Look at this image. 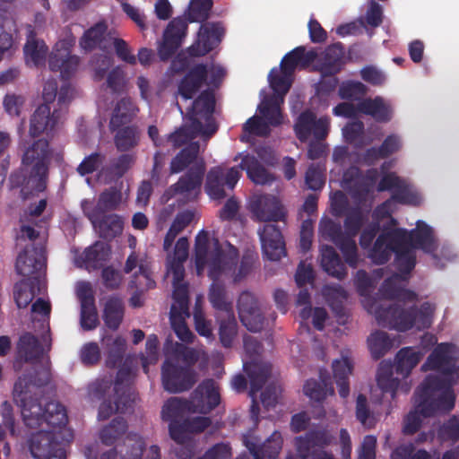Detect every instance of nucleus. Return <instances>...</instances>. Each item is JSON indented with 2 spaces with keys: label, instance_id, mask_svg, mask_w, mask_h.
Segmentation results:
<instances>
[{
  "label": "nucleus",
  "instance_id": "1",
  "mask_svg": "<svg viewBox=\"0 0 459 459\" xmlns=\"http://www.w3.org/2000/svg\"><path fill=\"white\" fill-rule=\"evenodd\" d=\"M44 418L35 427L42 428L32 434L29 439V448L35 459H65L66 454L61 437L60 429L67 423L68 418L65 408L58 402L51 401L44 406Z\"/></svg>",
  "mask_w": 459,
  "mask_h": 459
},
{
  "label": "nucleus",
  "instance_id": "2",
  "mask_svg": "<svg viewBox=\"0 0 459 459\" xmlns=\"http://www.w3.org/2000/svg\"><path fill=\"white\" fill-rule=\"evenodd\" d=\"M166 359L161 367V381L166 391L178 394L190 390L197 381L193 366L199 357L196 351L176 342L170 348L165 346Z\"/></svg>",
  "mask_w": 459,
  "mask_h": 459
},
{
  "label": "nucleus",
  "instance_id": "3",
  "mask_svg": "<svg viewBox=\"0 0 459 459\" xmlns=\"http://www.w3.org/2000/svg\"><path fill=\"white\" fill-rule=\"evenodd\" d=\"M50 381L48 368L33 373H25L14 383L13 395L14 402L21 407L26 426L35 427L44 418V407L40 403L41 387Z\"/></svg>",
  "mask_w": 459,
  "mask_h": 459
},
{
  "label": "nucleus",
  "instance_id": "4",
  "mask_svg": "<svg viewBox=\"0 0 459 459\" xmlns=\"http://www.w3.org/2000/svg\"><path fill=\"white\" fill-rule=\"evenodd\" d=\"M238 260V250L231 244L223 249L218 239H215L214 248L209 261L208 276L212 281L210 286L208 299L212 307L225 314L233 312L232 301L229 299L224 283L220 281L222 275L228 276Z\"/></svg>",
  "mask_w": 459,
  "mask_h": 459
},
{
  "label": "nucleus",
  "instance_id": "5",
  "mask_svg": "<svg viewBox=\"0 0 459 459\" xmlns=\"http://www.w3.org/2000/svg\"><path fill=\"white\" fill-rule=\"evenodd\" d=\"M457 379L437 377L428 375L414 392L418 409L423 417H431L439 411H450L454 409L455 396L453 385Z\"/></svg>",
  "mask_w": 459,
  "mask_h": 459
},
{
  "label": "nucleus",
  "instance_id": "6",
  "mask_svg": "<svg viewBox=\"0 0 459 459\" xmlns=\"http://www.w3.org/2000/svg\"><path fill=\"white\" fill-rule=\"evenodd\" d=\"M51 159L52 150L46 139L35 140L24 150L22 165L26 170L32 171V178H38L39 186H42L43 180L48 181Z\"/></svg>",
  "mask_w": 459,
  "mask_h": 459
},
{
  "label": "nucleus",
  "instance_id": "7",
  "mask_svg": "<svg viewBox=\"0 0 459 459\" xmlns=\"http://www.w3.org/2000/svg\"><path fill=\"white\" fill-rule=\"evenodd\" d=\"M455 350V346L452 343L437 344L421 366V370H435L439 373L436 375L437 377L457 379L458 366Z\"/></svg>",
  "mask_w": 459,
  "mask_h": 459
},
{
  "label": "nucleus",
  "instance_id": "8",
  "mask_svg": "<svg viewBox=\"0 0 459 459\" xmlns=\"http://www.w3.org/2000/svg\"><path fill=\"white\" fill-rule=\"evenodd\" d=\"M333 437L325 429H312L305 434L295 437V446L298 455L301 459H334L333 455L326 451L314 450L316 447L324 448L332 443Z\"/></svg>",
  "mask_w": 459,
  "mask_h": 459
},
{
  "label": "nucleus",
  "instance_id": "9",
  "mask_svg": "<svg viewBox=\"0 0 459 459\" xmlns=\"http://www.w3.org/2000/svg\"><path fill=\"white\" fill-rule=\"evenodd\" d=\"M47 266L45 247L41 244H25L18 254L15 263L16 273L24 277H39Z\"/></svg>",
  "mask_w": 459,
  "mask_h": 459
},
{
  "label": "nucleus",
  "instance_id": "10",
  "mask_svg": "<svg viewBox=\"0 0 459 459\" xmlns=\"http://www.w3.org/2000/svg\"><path fill=\"white\" fill-rule=\"evenodd\" d=\"M330 119L327 117H316L310 109L302 111L294 124L296 137L306 143L310 136L316 140H325L329 134Z\"/></svg>",
  "mask_w": 459,
  "mask_h": 459
},
{
  "label": "nucleus",
  "instance_id": "11",
  "mask_svg": "<svg viewBox=\"0 0 459 459\" xmlns=\"http://www.w3.org/2000/svg\"><path fill=\"white\" fill-rule=\"evenodd\" d=\"M225 34V28L221 22H204L201 24L196 39L187 48L190 56H204L217 48Z\"/></svg>",
  "mask_w": 459,
  "mask_h": 459
},
{
  "label": "nucleus",
  "instance_id": "12",
  "mask_svg": "<svg viewBox=\"0 0 459 459\" xmlns=\"http://www.w3.org/2000/svg\"><path fill=\"white\" fill-rule=\"evenodd\" d=\"M377 324L399 332H405L414 326L413 307L403 308L400 305L378 306L374 310Z\"/></svg>",
  "mask_w": 459,
  "mask_h": 459
},
{
  "label": "nucleus",
  "instance_id": "13",
  "mask_svg": "<svg viewBox=\"0 0 459 459\" xmlns=\"http://www.w3.org/2000/svg\"><path fill=\"white\" fill-rule=\"evenodd\" d=\"M405 237L406 230L400 228L381 233L369 248L368 256L376 264H385L396 248L401 247Z\"/></svg>",
  "mask_w": 459,
  "mask_h": 459
},
{
  "label": "nucleus",
  "instance_id": "14",
  "mask_svg": "<svg viewBox=\"0 0 459 459\" xmlns=\"http://www.w3.org/2000/svg\"><path fill=\"white\" fill-rule=\"evenodd\" d=\"M187 29V22L183 17H176L168 23L158 46V55L161 61H167L175 55L186 36Z\"/></svg>",
  "mask_w": 459,
  "mask_h": 459
},
{
  "label": "nucleus",
  "instance_id": "15",
  "mask_svg": "<svg viewBox=\"0 0 459 459\" xmlns=\"http://www.w3.org/2000/svg\"><path fill=\"white\" fill-rule=\"evenodd\" d=\"M192 413L207 414L221 403L219 386L212 378L203 380L190 395Z\"/></svg>",
  "mask_w": 459,
  "mask_h": 459
},
{
  "label": "nucleus",
  "instance_id": "16",
  "mask_svg": "<svg viewBox=\"0 0 459 459\" xmlns=\"http://www.w3.org/2000/svg\"><path fill=\"white\" fill-rule=\"evenodd\" d=\"M250 212L259 221H285L286 211L281 201L271 195L255 196L249 204Z\"/></svg>",
  "mask_w": 459,
  "mask_h": 459
},
{
  "label": "nucleus",
  "instance_id": "17",
  "mask_svg": "<svg viewBox=\"0 0 459 459\" xmlns=\"http://www.w3.org/2000/svg\"><path fill=\"white\" fill-rule=\"evenodd\" d=\"M238 316L250 332H260L264 328V317L255 297L249 291H243L238 299Z\"/></svg>",
  "mask_w": 459,
  "mask_h": 459
},
{
  "label": "nucleus",
  "instance_id": "18",
  "mask_svg": "<svg viewBox=\"0 0 459 459\" xmlns=\"http://www.w3.org/2000/svg\"><path fill=\"white\" fill-rule=\"evenodd\" d=\"M134 371L128 359H126L118 368L114 384V392L117 394V409L124 411L133 406L134 394L132 392L131 382Z\"/></svg>",
  "mask_w": 459,
  "mask_h": 459
},
{
  "label": "nucleus",
  "instance_id": "19",
  "mask_svg": "<svg viewBox=\"0 0 459 459\" xmlns=\"http://www.w3.org/2000/svg\"><path fill=\"white\" fill-rule=\"evenodd\" d=\"M65 43H57L49 55L48 66L53 72H60L64 81L70 80L76 73L80 65V57L71 55Z\"/></svg>",
  "mask_w": 459,
  "mask_h": 459
},
{
  "label": "nucleus",
  "instance_id": "20",
  "mask_svg": "<svg viewBox=\"0 0 459 459\" xmlns=\"http://www.w3.org/2000/svg\"><path fill=\"white\" fill-rule=\"evenodd\" d=\"M205 169L204 165H195L187 172L179 178L177 183L169 186L165 192L164 197L167 199L181 195L189 198L192 194L196 195L200 192Z\"/></svg>",
  "mask_w": 459,
  "mask_h": 459
},
{
  "label": "nucleus",
  "instance_id": "21",
  "mask_svg": "<svg viewBox=\"0 0 459 459\" xmlns=\"http://www.w3.org/2000/svg\"><path fill=\"white\" fill-rule=\"evenodd\" d=\"M264 255L271 261H279L286 255L285 241L281 230L274 224H265L258 231Z\"/></svg>",
  "mask_w": 459,
  "mask_h": 459
},
{
  "label": "nucleus",
  "instance_id": "22",
  "mask_svg": "<svg viewBox=\"0 0 459 459\" xmlns=\"http://www.w3.org/2000/svg\"><path fill=\"white\" fill-rule=\"evenodd\" d=\"M344 48L341 42L333 43L328 46L325 51L318 56L314 63V69L323 76L335 75L342 65V57Z\"/></svg>",
  "mask_w": 459,
  "mask_h": 459
},
{
  "label": "nucleus",
  "instance_id": "23",
  "mask_svg": "<svg viewBox=\"0 0 459 459\" xmlns=\"http://www.w3.org/2000/svg\"><path fill=\"white\" fill-rule=\"evenodd\" d=\"M243 441L254 459H277L283 444L282 436L277 430L273 431L261 446L247 436Z\"/></svg>",
  "mask_w": 459,
  "mask_h": 459
},
{
  "label": "nucleus",
  "instance_id": "24",
  "mask_svg": "<svg viewBox=\"0 0 459 459\" xmlns=\"http://www.w3.org/2000/svg\"><path fill=\"white\" fill-rule=\"evenodd\" d=\"M406 245L428 254H433L437 248L432 228L423 221H418L416 228L410 232L406 230Z\"/></svg>",
  "mask_w": 459,
  "mask_h": 459
},
{
  "label": "nucleus",
  "instance_id": "25",
  "mask_svg": "<svg viewBox=\"0 0 459 459\" xmlns=\"http://www.w3.org/2000/svg\"><path fill=\"white\" fill-rule=\"evenodd\" d=\"M31 170H26L22 168L11 173L9 177V185L11 189L21 188V195L23 199H27L35 193H40L46 190L48 183L43 180L42 186H39L38 178H32Z\"/></svg>",
  "mask_w": 459,
  "mask_h": 459
},
{
  "label": "nucleus",
  "instance_id": "26",
  "mask_svg": "<svg viewBox=\"0 0 459 459\" xmlns=\"http://www.w3.org/2000/svg\"><path fill=\"white\" fill-rule=\"evenodd\" d=\"M406 277H403L399 273H394L384 281L379 288L381 296L388 300L397 301H414L417 298L415 292L404 288L403 282Z\"/></svg>",
  "mask_w": 459,
  "mask_h": 459
},
{
  "label": "nucleus",
  "instance_id": "27",
  "mask_svg": "<svg viewBox=\"0 0 459 459\" xmlns=\"http://www.w3.org/2000/svg\"><path fill=\"white\" fill-rule=\"evenodd\" d=\"M94 229L102 238H113L123 230V220L117 214H105L100 216V212L92 211L87 214Z\"/></svg>",
  "mask_w": 459,
  "mask_h": 459
},
{
  "label": "nucleus",
  "instance_id": "28",
  "mask_svg": "<svg viewBox=\"0 0 459 459\" xmlns=\"http://www.w3.org/2000/svg\"><path fill=\"white\" fill-rule=\"evenodd\" d=\"M317 52L314 49L306 51V48L299 46L288 52L281 59V72L286 74H293L296 68L305 69L315 62Z\"/></svg>",
  "mask_w": 459,
  "mask_h": 459
},
{
  "label": "nucleus",
  "instance_id": "29",
  "mask_svg": "<svg viewBox=\"0 0 459 459\" xmlns=\"http://www.w3.org/2000/svg\"><path fill=\"white\" fill-rule=\"evenodd\" d=\"M207 65L198 64L188 70L178 84V93L185 100H191L206 82Z\"/></svg>",
  "mask_w": 459,
  "mask_h": 459
},
{
  "label": "nucleus",
  "instance_id": "30",
  "mask_svg": "<svg viewBox=\"0 0 459 459\" xmlns=\"http://www.w3.org/2000/svg\"><path fill=\"white\" fill-rule=\"evenodd\" d=\"M58 119L59 114L57 110L55 109L51 114L49 105H39L30 117V135L37 137L45 131H52L56 126Z\"/></svg>",
  "mask_w": 459,
  "mask_h": 459
},
{
  "label": "nucleus",
  "instance_id": "31",
  "mask_svg": "<svg viewBox=\"0 0 459 459\" xmlns=\"http://www.w3.org/2000/svg\"><path fill=\"white\" fill-rule=\"evenodd\" d=\"M359 112L370 116L378 123H387L393 116L391 106L380 96L361 100L359 102Z\"/></svg>",
  "mask_w": 459,
  "mask_h": 459
},
{
  "label": "nucleus",
  "instance_id": "32",
  "mask_svg": "<svg viewBox=\"0 0 459 459\" xmlns=\"http://www.w3.org/2000/svg\"><path fill=\"white\" fill-rule=\"evenodd\" d=\"M241 157L239 168L247 172V178L256 185L271 184L274 177L259 162L253 154H238Z\"/></svg>",
  "mask_w": 459,
  "mask_h": 459
},
{
  "label": "nucleus",
  "instance_id": "33",
  "mask_svg": "<svg viewBox=\"0 0 459 459\" xmlns=\"http://www.w3.org/2000/svg\"><path fill=\"white\" fill-rule=\"evenodd\" d=\"M48 48L43 40L36 39V33L30 29L23 48L26 64L36 67L45 65Z\"/></svg>",
  "mask_w": 459,
  "mask_h": 459
},
{
  "label": "nucleus",
  "instance_id": "34",
  "mask_svg": "<svg viewBox=\"0 0 459 459\" xmlns=\"http://www.w3.org/2000/svg\"><path fill=\"white\" fill-rule=\"evenodd\" d=\"M333 378L338 386L339 395L346 399L350 395L349 377L352 374L353 365L350 358L342 355L341 359H334L332 364Z\"/></svg>",
  "mask_w": 459,
  "mask_h": 459
},
{
  "label": "nucleus",
  "instance_id": "35",
  "mask_svg": "<svg viewBox=\"0 0 459 459\" xmlns=\"http://www.w3.org/2000/svg\"><path fill=\"white\" fill-rule=\"evenodd\" d=\"M110 253L109 245L96 241L83 251L80 258L88 270H97L101 268L109 259Z\"/></svg>",
  "mask_w": 459,
  "mask_h": 459
},
{
  "label": "nucleus",
  "instance_id": "36",
  "mask_svg": "<svg viewBox=\"0 0 459 459\" xmlns=\"http://www.w3.org/2000/svg\"><path fill=\"white\" fill-rule=\"evenodd\" d=\"M321 266L329 275L338 280H342L347 275L345 264L331 246H325L321 249Z\"/></svg>",
  "mask_w": 459,
  "mask_h": 459
},
{
  "label": "nucleus",
  "instance_id": "37",
  "mask_svg": "<svg viewBox=\"0 0 459 459\" xmlns=\"http://www.w3.org/2000/svg\"><path fill=\"white\" fill-rule=\"evenodd\" d=\"M424 352L414 347H403L395 356V372L403 377H408L411 370L418 365Z\"/></svg>",
  "mask_w": 459,
  "mask_h": 459
},
{
  "label": "nucleus",
  "instance_id": "38",
  "mask_svg": "<svg viewBox=\"0 0 459 459\" xmlns=\"http://www.w3.org/2000/svg\"><path fill=\"white\" fill-rule=\"evenodd\" d=\"M250 382V393L255 394L262 390L272 373V367L267 363L250 362L244 364Z\"/></svg>",
  "mask_w": 459,
  "mask_h": 459
},
{
  "label": "nucleus",
  "instance_id": "39",
  "mask_svg": "<svg viewBox=\"0 0 459 459\" xmlns=\"http://www.w3.org/2000/svg\"><path fill=\"white\" fill-rule=\"evenodd\" d=\"M108 26L105 22H99L88 30H86L80 39V47L84 51H91L97 47L101 50H106L104 45Z\"/></svg>",
  "mask_w": 459,
  "mask_h": 459
},
{
  "label": "nucleus",
  "instance_id": "40",
  "mask_svg": "<svg viewBox=\"0 0 459 459\" xmlns=\"http://www.w3.org/2000/svg\"><path fill=\"white\" fill-rule=\"evenodd\" d=\"M137 111V107L130 98H123L117 101L110 118L111 131L130 123Z\"/></svg>",
  "mask_w": 459,
  "mask_h": 459
},
{
  "label": "nucleus",
  "instance_id": "41",
  "mask_svg": "<svg viewBox=\"0 0 459 459\" xmlns=\"http://www.w3.org/2000/svg\"><path fill=\"white\" fill-rule=\"evenodd\" d=\"M18 352L25 362H36L41 359L43 348L35 335L26 333L20 337Z\"/></svg>",
  "mask_w": 459,
  "mask_h": 459
},
{
  "label": "nucleus",
  "instance_id": "42",
  "mask_svg": "<svg viewBox=\"0 0 459 459\" xmlns=\"http://www.w3.org/2000/svg\"><path fill=\"white\" fill-rule=\"evenodd\" d=\"M200 151V144L198 142H191L184 147L171 160L170 173L177 174L191 165L197 158Z\"/></svg>",
  "mask_w": 459,
  "mask_h": 459
},
{
  "label": "nucleus",
  "instance_id": "43",
  "mask_svg": "<svg viewBox=\"0 0 459 459\" xmlns=\"http://www.w3.org/2000/svg\"><path fill=\"white\" fill-rule=\"evenodd\" d=\"M215 108V97L212 91H204L193 101L192 106L188 111L190 121L192 117L202 118L212 116Z\"/></svg>",
  "mask_w": 459,
  "mask_h": 459
},
{
  "label": "nucleus",
  "instance_id": "44",
  "mask_svg": "<svg viewBox=\"0 0 459 459\" xmlns=\"http://www.w3.org/2000/svg\"><path fill=\"white\" fill-rule=\"evenodd\" d=\"M124 317V304L120 298L110 297L105 304L103 320L111 330L118 329Z\"/></svg>",
  "mask_w": 459,
  "mask_h": 459
},
{
  "label": "nucleus",
  "instance_id": "45",
  "mask_svg": "<svg viewBox=\"0 0 459 459\" xmlns=\"http://www.w3.org/2000/svg\"><path fill=\"white\" fill-rule=\"evenodd\" d=\"M39 283L38 277H29L15 283L13 297L19 308H25L35 296V286Z\"/></svg>",
  "mask_w": 459,
  "mask_h": 459
},
{
  "label": "nucleus",
  "instance_id": "46",
  "mask_svg": "<svg viewBox=\"0 0 459 459\" xmlns=\"http://www.w3.org/2000/svg\"><path fill=\"white\" fill-rule=\"evenodd\" d=\"M394 254L395 255L394 261L399 274L403 277H406V280H408L410 273L416 264V255L414 251L406 245V237L401 247H398Z\"/></svg>",
  "mask_w": 459,
  "mask_h": 459
},
{
  "label": "nucleus",
  "instance_id": "47",
  "mask_svg": "<svg viewBox=\"0 0 459 459\" xmlns=\"http://www.w3.org/2000/svg\"><path fill=\"white\" fill-rule=\"evenodd\" d=\"M192 403L189 399L178 397L169 398L162 406L161 418L165 421L178 420L185 412H192Z\"/></svg>",
  "mask_w": 459,
  "mask_h": 459
},
{
  "label": "nucleus",
  "instance_id": "48",
  "mask_svg": "<svg viewBox=\"0 0 459 459\" xmlns=\"http://www.w3.org/2000/svg\"><path fill=\"white\" fill-rule=\"evenodd\" d=\"M114 136V143L119 152H127L139 144V131L135 126L118 127Z\"/></svg>",
  "mask_w": 459,
  "mask_h": 459
},
{
  "label": "nucleus",
  "instance_id": "49",
  "mask_svg": "<svg viewBox=\"0 0 459 459\" xmlns=\"http://www.w3.org/2000/svg\"><path fill=\"white\" fill-rule=\"evenodd\" d=\"M368 345L372 358L377 360L393 348L394 342L385 332L377 330L368 336Z\"/></svg>",
  "mask_w": 459,
  "mask_h": 459
},
{
  "label": "nucleus",
  "instance_id": "50",
  "mask_svg": "<svg viewBox=\"0 0 459 459\" xmlns=\"http://www.w3.org/2000/svg\"><path fill=\"white\" fill-rule=\"evenodd\" d=\"M127 427V422L123 417H116L100 430V439L101 443L106 446H112L126 434Z\"/></svg>",
  "mask_w": 459,
  "mask_h": 459
},
{
  "label": "nucleus",
  "instance_id": "51",
  "mask_svg": "<svg viewBox=\"0 0 459 459\" xmlns=\"http://www.w3.org/2000/svg\"><path fill=\"white\" fill-rule=\"evenodd\" d=\"M173 299L174 304L170 308V317L174 318L177 315H185L189 316V295H188V285L186 283H177L173 284Z\"/></svg>",
  "mask_w": 459,
  "mask_h": 459
},
{
  "label": "nucleus",
  "instance_id": "52",
  "mask_svg": "<svg viewBox=\"0 0 459 459\" xmlns=\"http://www.w3.org/2000/svg\"><path fill=\"white\" fill-rule=\"evenodd\" d=\"M354 238V236L343 233L333 242L341 250L345 263L351 268H356L359 263L358 248Z\"/></svg>",
  "mask_w": 459,
  "mask_h": 459
},
{
  "label": "nucleus",
  "instance_id": "53",
  "mask_svg": "<svg viewBox=\"0 0 459 459\" xmlns=\"http://www.w3.org/2000/svg\"><path fill=\"white\" fill-rule=\"evenodd\" d=\"M224 186L223 169L221 167L212 169L207 175V194L214 200L223 199L226 197Z\"/></svg>",
  "mask_w": 459,
  "mask_h": 459
},
{
  "label": "nucleus",
  "instance_id": "54",
  "mask_svg": "<svg viewBox=\"0 0 459 459\" xmlns=\"http://www.w3.org/2000/svg\"><path fill=\"white\" fill-rule=\"evenodd\" d=\"M212 0H191L187 12V18L186 21L188 22H208L210 13L212 8Z\"/></svg>",
  "mask_w": 459,
  "mask_h": 459
},
{
  "label": "nucleus",
  "instance_id": "55",
  "mask_svg": "<svg viewBox=\"0 0 459 459\" xmlns=\"http://www.w3.org/2000/svg\"><path fill=\"white\" fill-rule=\"evenodd\" d=\"M238 333V323L234 312L226 314V317L220 319L219 338L225 348L231 347Z\"/></svg>",
  "mask_w": 459,
  "mask_h": 459
},
{
  "label": "nucleus",
  "instance_id": "56",
  "mask_svg": "<svg viewBox=\"0 0 459 459\" xmlns=\"http://www.w3.org/2000/svg\"><path fill=\"white\" fill-rule=\"evenodd\" d=\"M282 102L278 97H272L259 107V111L267 121L268 126H277L282 123L283 117L281 111V103Z\"/></svg>",
  "mask_w": 459,
  "mask_h": 459
},
{
  "label": "nucleus",
  "instance_id": "57",
  "mask_svg": "<svg viewBox=\"0 0 459 459\" xmlns=\"http://www.w3.org/2000/svg\"><path fill=\"white\" fill-rule=\"evenodd\" d=\"M292 75L282 74L276 68H273L268 75L270 87L277 94L276 97L283 101V96L289 91L292 83Z\"/></svg>",
  "mask_w": 459,
  "mask_h": 459
},
{
  "label": "nucleus",
  "instance_id": "58",
  "mask_svg": "<svg viewBox=\"0 0 459 459\" xmlns=\"http://www.w3.org/2000/svg\"><path fill=\"white\" fill-rule=\"evenodd\" d=\"M208 246L209 234L207 231L201 230L197 234L195 243V264L198 274L204 269L206 264H209L210 259L207 260Z\"/></svg>",
  "mask_w": 459,
  "mask_h": 459
},
{
  "label": "nucleus",
  "instance_id": "59",
  "mask_svg": "<svg viewBox=\"0 0 459 459\" xmlns=\"http://www.w3.org/2000/svg\"><path fill=\"white\" fill-rule=\"evenodd\" d=\"M391 200L401 204L419 206L421 204V196L416 191L411 189L410 185L404 180L399 184L391 195Z\"/></svg>",
  "mask_w": 459,
  "mask_h": 459
},
{
  "label": "nucleus",
  "instance_id": "60",
  "mask_svg": "<svg viewBox=\"0 0 459 459\" xmlns=\"http://www.w3.org/2000/svg\"><path fill=\"white\" fill-rule=\"evenodd\" d=\"M130 285L132 288H135L138 293H143L155 288L156 282L152 279V272L147 264L143 263L139 264V271L133 275Z\"/></svg>",
  "mask_w": 459,
  "mask_h": 459
},
{
  "label": "nucleus",
  "instance_id": "61",
  "mask_svg": "<svg viewBox=\"0 0 459 459\" xmlns=\"http://www.w3.org/2000/svg\"><path fill=\"white\" fill-rule=\"evenodd\" d=\"M413 307V324L418 330L429 328L432 324L435 307L426 301L423 302L420 307L415 306Z\"/></svg>",
  "mask_w": 459,
  "mask_h": 459
},
{
  "label": "nucleus",
  "instance_id": "62",
  "mask_svg": "<svg viewBox=\"0 0 459 459\" xmlns=\"http://www.w3.org/2000/svg\"><path fill=\"white\" fill-rule=\"evenodd\" d=\"M257 260L258 256L255 252L246 251L241 257L238 271L236 272V268H234L230 273H228V276H232L234 282L242 281L252 272Z\"/></svg>",
  "mask_w": 459,
  "mask_h": 459
},
{
  "label": "nucleus",
  "instance_id": "63",
  "mask_svg": "<svg viewBox=\"0 0 459 459\" xmlns=\"http://www.w3.org/2000/svg\"><path fill=\"white\" fill-rule=\"evenodd\" d=\"M377 385L384 393H391L392 396H394L399 381L393 377L391 365L384 366V362L381 363L377 376Z\"/></svg>",
  "mask_w": 459,
  "mask_h": 459
},
{
  "label": "nucleus",
  "instance_id": "64",
  "mask_svg": "<svg viewBox=\"0 0 459 459\" xmlns=\"http://www.w3.org/2000/svg\"><path fill=\"white\" fill-rule=\"evenodd\" d=\"M367 87L360 82L349 81L339 87V96L342 100H360L367 93Z\"/></svg>",
  "mask_w": 459,
  "mask_h": 459
}]
</instances>
